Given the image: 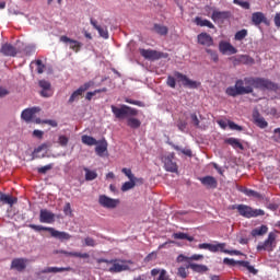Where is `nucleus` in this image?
I'll list each match as a JSON object with an SVG mask.
<instances>
[{
    "label": "nucleus",
    "instance_id": "nucleus-1",
    "mask_svg": "<svg viewBox=\"0 0 280 280\" xmlns=\"http://www.w3.org/2000/svg\"><path fill=\"white\" fill-rule=\"evenodd\" d=\"M110 108L114 117L116 119H127V126L132 128V130L141 128V120L135 118L137 115H139V110L137 108L124 104L120 105V107L112 105Z\"/></svg>",
    "mask_w": 280,
    "mask_h": 280
},
{
    "label": "nucleus",
    "instance_id": "nucleus-2",
    "mask_svg": "<svg viewBox=\"0 0 280 280\" xmlns=\"http://www.w3.org/2000/svg\"><path fill=\"white\" fill-rule=\"evenodd\" d=\"M242 82L244 89L250 90L249 93H253L255 89H260V91H279V84L266 78L246 77L244 80H242Z\"/></svg>",
    "mask_w": 280,
    "mask_h": 280
},
{
    "label": "nucleus",
    "instance_id": "nucleus-3",
    "mask_svg": "<svg viewBox=\"0 0 280 280\" xmlns=\"http://www.w3.org/2000/svg\"><path fill=\"white\" fill-rule=\"evenodd\" d=\"M97 264H109L110 267L108 269V272H112V275H116L119 272H126V270H130V266L126 265V259H106V258H98Z\"/></svg>",
    "mask_w": 280,
    "mask_h": 280
},
{
    "label": "nucleus",
    "instance_id": "nucleus-4",
    "mask_svg": "<svg viewBox=\"0 0 280 280\" xmlns=\"http://www.w3.org/2000/svg\"><path fill=\"white\" fill-rule=\"evenodd\" d=\"M232 209H236L242 218H247L248 220H250V218H259L260 215H266L264 210L253 209V207L246 206L244 203L233 205Z\"/></svg>",
    "mask_w": 280,
    "mask_h": 280
},
{
    "label": "nucleus",
    "instance_id": "nucleus-5",
    "mask_svg": "<svg viewBox=\"0 0 280 280\" xmlns=\"http://www.w3.org/2000/svg\"><path fill=\"white\" fill-rule=\"evenodd\" d=\"M225 93L230 97H237V95H249L250 89L244 88V81H242V79H238L236 80L234 86L226 88Z\"/></svg>",
    "mask_w": 280,
    "mask_h": 280
},
{
    "label": "nucleus",
    "instance_id": "nucleus-6",
    "mask_svg": "<svg viewBox=\"0 0 280 280\" xmlns=\"http://www.w3.org/2000/svg\"><path fill=\"white\" fill-rule=\"evenodd\" d=\"M275 248H277V233L275 232H270L267 240L259 242L256 247L258 252L267 250V253H272Z\"/></svg>",
    "mask_w": 280,
    "mask_h": 280
},
{
    "label": "nucleus",
    "instance_id": "nucleus-7",
    "mask_svg": "<svg viewBox=\"0 0 280 280\" xmlns=\"http://www.w3.org/2000/svg\"><path fill=\"white\" fill-rule=\"evenodd\" d=\"M176 154L174 152L164 154L161 156L162 163H164V170L171 172V174L178 173V164L174 161Z\"/></svg>",
    "mask_w": 280,
    "mask_h": 280
},
{
    "label": "nucleus",
    "instance_id": "nucleus-8",
    "mask_svg": "<svg viewBox=\"0 0 280 280\" xmlns=\"http://www.w3.org/2000/svg\"><path fill=\"white\" fill-rule=\"evenodd\" d=\"M223 264L225 266H242L243 268H247L248 272H252V275H257V269H255L254 266L250 265L247 260H235L233 258H224Z\"/></svg>",
    "mask_w": 280,
    "mask_h": 280
},
{
    "label": "nucleus",
    "instance_id": "nucleus-9",
    "mask_svg": "<svg viewBox=\"0 0 280 280\" xmlns=\"http://www.w3.org/2000/svg\"><path fill=\"white\" fill-rule=\"evenodd\" d=\"M174 77L176 80H178V82H182L183 86L186 89H198V86H200V82L188 79L187 75L178 71L174 72Z\"/></svg>",
    "mask_w": 280,
    "mask_h": 280
},
{
    "label": "nucleus",
    "instance_id": "nucleus-10",
    "mask_svg": "<svg viewBox=\"0 0 280 280\" xmlns=\"http://www.w3.org/2000/svg\"><path fill=\"white\" fill-rule=\"evenodd\" d=\"M98 205L104 209H117L119 205V199H113L106 195H100L98 197Z\"/></svg>",
    "mask_w": 280,
    "mask_h": 280
},
{
    "label": "nucleus",
    "instance_id": "nucleus-11",
    "mask_svg": "<svg viewBox=\"0 0 280 280\" xmlns=\"http://www.w3.org/2000/svg\"><path fill=\"white\" fill-rule=\"evenodd\" d=\"M39 222L42 224H54L56 222V214L47 209H42L39 212Z\"/></svg>",
    "mask_w": 280,
    "mask_h": 280
},
{
    "label": "nucleus",
    "instance_id": "nucleus-12",
    "mask_svg": "<svg viewBox=\"0 0 280 280\" xmlns=\"http://www.w3.org/2000/svg\"><path fill=\"white\" fill-rule=\"evenodd\" d=\"M226 244L224 243H218V244H211V243H201L198 245V248L200 250H210V253H218L224 250V247Z\"/></svg>",
    "mask_w": 280,
    "mask_h": 280
},
{
    "label": "nucleus",
    "instance_id": "nucleus-13",
    "mask_svg": "<svg viewBox=\"0 0 280 280\" xmlns=\"http://www.w3.org/2000/svg\"><path fill=\"white\" fill-rule=\"evenodd\" d=\"M73 268L71 267H46L42 269L39 272H37V277H40V275H49V273H58V272H71Z\"/></svg>",
    "mask_w": 280,
    "mask_h": 280
},
{
    "label": "nucleus",
    "instance_id": "nucleus-14",
    "mask_svg": "<svg viewBox=\"0 0 280 280\" xmlns=\"http://www.w3.org/2000/svg\"><path fill=\"white\" fill-rule=\"evenodd\" d=\"M252 23L256 27H259L261 23H264L265 25H270V22L268 21V18H266V14H264V12H254L252 14Z\"/></svg>",
    "mask_w": 280,
    "mask_h": 280
},
{
    "label": "nucleus",
    "instance_id": "nucleus-15",
    "mask_svg": "<svg viewBox=\"0 0 280 280\" xmlns=\"http://www.w3.org/2000/svg\"><path fill=\"white\" fill-rule=\"evenodd\" d=\"M27 258H14L11 261V270H16L18 272H23L27 268Z\"/></svg>",
    "mask_w": 280,
    "mask_h": 280
},
{
    "label": "nucleus",
    "instance_id": "nucleus-16",
    "mask_svg": "<svg viewBox=\"0 0 280 280\" xmlns=\"http://www.w3.org/2000/svg\"><path fill=\"white\" fill-rule=\"evenodd\" d=\"M42 91L39 92L42 97H51L54 95V91H51V83L47 80H40L38 82Z\"/></svg>",
    "mask_w": 280,
    "mask_h": 280
},
{
    "label": "nucleus",
    "instance_id": "nucleus-17",
    "mask_svg": "<svg viewBox=\"0 0 280 280\" xmlns=\"http://www.w3.org/2000/svg\"><path fill=\"white\" fill-rule=\"evenodd\" d=\"M48 233H50L51 237H55V240H59L60 242H67L71 240V234L67 232H60L54 228L48 229Z\"/></svg>",
    "mask_w": 280,
    "mask_h": 280
},
{
    "label": "nucleus",
    "instance_id": "nucleus-18",
    "mask_svg": "<svg viewBox=\"0 0 280 280\" xmlns=\"http://www.w3.org/2000/svg\"><path fill=\"white\" fill-rule=\"evenodd\" d=\"M91 25L96 30L101 36V38H104L105 40H108L109 35H108V27L102 26L97 24V20L91 19L90 20Z\"/></svg>",
    "mask_w": 280,
    "mask_h": 280
},
{
    "label": "nucleus",
    "instance_id": "nucleus-19",
    "mask_svg": "<svg viewBox=\"0 0 280 280\" xmlns=\"http://www.w3.org/2000/svg\"><path fill=\"white\" fill-rule=\"evenodd\" d=\"M36 113H40V107H31V108H26L22 112L21 114V118L26 121L27 124H30V121H32V119H34V115Z\"/></svg>",
    "mask_w": 280,
    "mask_h": 280
},
{
    "label": "nucleus",
    "instance_id": "nucleus-20",
    "mask_svg": "<svg viewBox=\"0 0 280 280\" xmlns=\"http://www.w3.org/2000/svg\"><path fill=\"white\" fill-rule=\"evenodd\" d=\"M140 55L142 58H145V60H159V58H161V52L152 49L140 48Z\"/></svg>",
    "mask_w": 280,
    "mask_h": 280
},
{
    "label": "nucleus",
    "instance_id": "nucleus-21",
    "mask_svg": "<svg viewBox=\"0 0 280 280\" xmlns=\"http://www.w3.org/2000/svg\"><path fill=\"white\" fill-rule=\"evenodd\" d=\"M219 51L223 55H226V54L233 55V54H237V48H235L229 42H220Z\"/></svg>",
    "mask_w": 280,
    "mask_h": 280
},
{
    "label": "nucleus",
    "instance_id": "nucleus-22",
    "mask_svg": "<svg viewBox=\"0 0 280 280\" xmlns=\"http://www.w3.org/2000/svg\"><path fill=\"white\" fill-rule=\"evenodd\" d=\"M197 43L203 47L213 46V37L207 33H201L197 36Z\"/></svg>",
    "mask_w": 280,
    "mask_h": 280
},
{
    "label": "nucleus",
    "instance_id": "nucleus-23",
    "mask_svg": "<svg viewBox=\"0 0 280 280\" xmlns=\"http://www.w3.org/2000/svg\"><path fill=\"white\" fill-rule=\"evenodd\" d=\"M60 40L61 43H68L70 45V49H72V51H75V54H78V51L82 49V43L75 39H71L68 36H61Z\"/></svg>",
    "mask_w": 280,
    "mask_h": 280
},
{
    "label": "nucleus",
    "instance_id": "nucleus-24",
    "mask_svg": "<svg viewBox=\"0 0 280 280\" xmlns=\"http://www.w3.org/2000/svg\"><path fill=\"white\" fill-rule=\"evenodd\" d=\"M200 183L203 184L205 187H208L209 189H215L218 187V179L213 176H205L199 178Z\"/></svg>",
    "mask_w": 280,
    "mask_h": 280
},
{
    "label": "nucleus",
    "instance_id": "nucleus-25",
    "mask_svg": "<svg viewBox=\"0 0 280 280\" xmlns=\"http://www.w3.org/2000/svg\"><path fill=\"white\" fill-rule=\"evenodd\" d=\"M0 52L3 56H9L11 58H14V56H16V54H18L16 48L14 46H12L11 44H8V43L3 44L1 46Z\"/></svg>",
    "mask_w": 280,
    "mask_h": 280
},
{
    "label": "nucleus",
    "instance_id": "nucleus-26",
    "mask_svg": "<svg viewBox=\"0 0 280 280\" xmlns=\"http://www.w3.org/2000/svg\"><path fill=\"white\" fill-rule=\"evenodd\" d=\"M59 255H65V257H79L80 259H89L88 253H80V252H67L65 249L58 250Z\"/></svg>",
    "mask_w": 280,
    "mask_h": 280
},
{
    "label": "nucleus",
    "instance_id": "nucleus-27",
    "mask_svg": "<svg viewBox=\"0 0 280 280\" xmlns=\"http://www.w3.org/2000/svg\"><path fill=\"white\" fill-rule=\"evenodd\" d=\"M108 151V142L106 139L98 141L95 148V152L98 156H104V152Z\"/></svg>",
    "mask_w": 280,
    "mask_h": 280
},
{
    "label": "nucleus",
    "instance_id": "nucleus-28",
    "mask_svg": "<svg viewBox=\"0 0 280 280\" xmlns=\"http://www.w3.org/2000/svg\"><path fill=\"white\" fill-rule=\"evenodd\" d=\"M47 148H48L47 143H43V144H40L39 147H37V148L33 151V158H32V159H33V160H34V159H45L47 152L42 153V154H40V152H43V150L47 151Z\"/></svg>",
    "mask_w": 280,
    "mask_h": 280
},
{
    "label": "nucleus",
    "instance_id": "nucleus-29",
    "mask_svg": "<svg viewBox=\"0 0 280 280\" xmlns=\"http://www.w3.org/2000/svg\"><path fill=\"white\" fill-rule=\"evenodd\" d=\"M194 22L199 27H209V30H213L215 27V25H213V23H211V21L205 20L200 16H196Z\"/></svg>",
    "mask_w": 280,
    "mask_h": 280
},
{
    "label": "nucleus",
    "instance_id": "nucleus-30",
    "mask_svg": "<svg viewBox=\"0 0 280 280\" xmlns=\"http://www.w3.org/2000/svg\"><path fill=\"white\" fill-rule=\"evenodd\" d=\"M16 198L10 196V195H5L3 192H0V202L2 205H9V206H13V205H16Z\"/></svg>",
    "mask_w": 280,
    "mask_h": 280
},
{
    "label": "nucleus",
    "instance_id": "nucleus-31",
    "mask_svg": "<svg viewBox=\"0 0 280 280\" xmlns=\"http://www.w3.org/2000/svg\"><path fill=\"white\" fill-rule=\"evenodd\" d=\"M268 233V225H260L254 230H252V237H261V235H266Z\"/></svg>",
    "mask_w": 280,
    "mask_h": 280
},
{
    "label": "nucleus",
    "instance_id": "nucleus-32",
    "mask_svg": "<svg viewBox=\"0 0 280 280\" xmlns=\"http://www.w3.org/2000/svg\"><path fill=\"white\" fill-rule=\"evenodd\" d=\"M235 62H238L240 65H255V59L248 55H240L236 57Z\"/></svg>",
    "mask_w": 280,
    "mask_h": 280
},
{
    "label": "nucleus",
    "instance_id": "nucleus-33",
    "mask_svg": "<svg viewBox=\"0 0 280 280\" xmlns=\"http://www.w3.org/2000/svg\"><path fill=\"white\" fill-rule=\"evenodd\" d=\"M187 268H190V270H192L194 272H207L209 270V267H207V265H198V264H194L190 262Z\"/></svg>",
    "mask_w": 280,
    "mask_h": 280
},
{
    "label": "nucleus",
    "instance_id": "nucleus-34",
    "mask_svg": "<svg viewBox=\"0 0 280 280\" xmlns=\"http://www.w3.org/2000/svg\"><path fill=\"white\" fill-rule=\"evenodd\" d=\"M225 143L232 145L234 150H244V144H242V142L236 138H228L225 139Z\"/></svg>",
    "mask_w": 280,
    "mask_h": 280
},
{
    "label": "nucleus",
    "instance_id": "nucleus-35",
    "mask_svg": "<svg viewBox=\"0 0 280 280\" xmlns=\"http://www.w3.org/2000/svg\"><path fill=\"white\" fill-rule=\"evenodd\" d=\"M229 18V12L226 11H213L212 19L214 21H224Z\"/></svg>",
    "mask_w": 280,
    "mask_h": 280
},
{
    "label": "nucleus",
    "instance_id": "nucleus-36",
    "mask_svg": "<svg viewBox=\"0 0 280 280\" xmlns=\"http://www.w3.org/2000/svg\"><path fill=\"white\" fill-rule=\"evenodd\" d=\"M153 30L155 34H159L160 36H167V32H170L167 26L161 24H154Z\"/></svg>",
    "mask_w": 280,
    "mask_h": 280
},
{
    "label": "nucleus",
    "instance_id": "nucleus-37",
    "mask_svg": "<svg viewBox=\"0 0 280 280\" xmlns=\"http://www.w3.org/2000/svg\"><path fill=\"white\" fill-rule=\"evenodd\" d=\"M81 141L82 143H84V145H97L98 143L95 138L86 135L82 136Z\"/></svg>",
    "mask_w": 280,
    "mask_h": 280
},
{
    "label": "nucleus",
    "instance_id": "nucleus-38",
    "mask_svg": "<svg viewBox=\"0 0 280 280\" xmlns=\"http://www.w3.org/2000/svg\"><path fill=\"white\" fill-rule=\"evenodd\" d=\"M242 194L248 196V198H261V194L250 189V188H243L241 189Z\"/></svg>",
    "mask_w": 280,
    "mask_h": 280
},
{
    "label": "nucleus",
    "instance_id": "nucleus-39",
    "mask_svg": "<svg viewBox=\"0 0 280 280\" xmlns=\"http://www.w3.org/2000/svg\"><path fill=\"white\" fill-rule=\"evenodd\" d=\"M83 171L85 172V180L91 182V180H95V178H97L96 171H91V170H89V167H84Z\"/></svg>",
    "mask_w": 280,
    "mask_h": 280
},
{
    "label": "nucleus",
    "instance_id": "nucleus-40",
    "mask_svg": "<svg viewBox=\"0 0 280 280\" xmlns=\"http://www.w3.org/2000/svg\"><path fill=\"white\" fill-rule=\"evenodd\" d=\"M137 185V179H129V182H126L121 186V191H130V189H135Z\"/></svg>",
    "mask_w": 280,
    "mask_h": 280
},
{
    "label": "nucleus",
    "instance_id": "nucleus-41",
    "mask_svg": "<svg viewBox=\"0 0 280 280\" xmlns=\"http://www.w3.org/2000/svg\"><path fill=\"white\" fill-rule=\"evenodd\" d=\"M174 240H187V242H194V236H189L187 233L177 232L173 234Z\"/></svg>",
    "mask_w": 280,
    "mask_h": 280
},
{
    "label": "nucleus",
    "instance_id": "nucleus-42",
    "mask_svg": "<svg viewBox=\"0 0 280 280\" xmlns=\"http://www.w3.org/2000/svg\"><path fill=\"white\" fill-rule=\"evenodd\" d=\"M82 94H83V92H82L81 89H78L77 91H74L71 94V96H70V98L68 101V104H73V102H78V100H80V97H82Z\"/></svg>",
    "mask_w": 280,
    "mask_h": 280
},
{
    "label": "nucleus",
    "instance_id": "nucleus-43",
    "mask_svg": "<svg viewBox=\"0 0 280 280\" xmlns=\"http://www.w3.org/2000/svg\"><path fill=\"white\" fill-rule=\"evenodd\" d=\"M248 36V30L243 28L241 31H237L234 35V40H244Z\"/></svg>",
    "mask_w": 280,
    "mask_h": 280
},
{
    "label": "nucleus",
    "instance_id": "nucleus-44",
    "mask_svg": "<svg viewBox=\"0 0 280 280\" xmlns=\"http://www.w3.org/2000/svg\"><path fill=\"white\" fill-rule=\"evenodd\" d=\"M172 148H174L177 152H182V154H185V156H191V150L190 149H180V147L174 144L173 142H168Z\"/></svg>",
    "mask_w": 280,
    "mask_h": 280
},
{
    "label": "nucleus",
    "instance_id": "nucleus-45",
    "mask_svg": "<svg viewBox=\"0 0 280 280\" xmlns=\"http://www.w3.org/2000/svg\"><path fill=\"white\" fill-rule=\"evenodd\" d=\"M235 5H240L243 10H250V3L244 0H233Z\"/></svg>",
    "mask_w": 280,
    "mask_h": 280
},
{
    "label": "nucleus",
    "instance_id": "nucleus-46",
    "mask_svg": "<svg viewBox=\"0 0 280 280\" xmlns=\"http://www.w3.org/2000/svg\"><path fill=\"white\" fill-rule=\"evenodd\" d=\"M57 143H59V145H61V148H67V145H69V137L59 136Z\"/></svg>",
    "mask_w": 280,
    "mask_h": 280
},
{
    "label": "nucleus",
    "instance_id": "nucleus-47",
    "mask_svg": "<svg viewBox=\"0 0 280 280\" xmlns=\"http://www.w3.org/2000/svg\"><path fill=\"white\" fill-rule=\"evenodd\" d=\"M206 52L208 56H210V58H211V60H213V62H218V60H219L218 51L208 48V49H206Z\"/></svg>",
    "mask_w": 280,
    "mask_h": 280
},
{
    "label": "nucleus",
    "instance_id": "nucleus-48",
    "mask_svg": "<svg viewBox=\"0 0 280 280\" xmlns=\"http://www.w3.org/2000/svg\"><path fill=\"white\" fill-rule=\"evenodd\" d=\"M258 128H268V121L264 117H258L255 119Z\"/></svg>",
    "mask_w": 280,
    "mask_h": 280
},
{
    "label": "nucleus",
    "instance_id": "nucleus-49",
    "mask_svg": "<svg viewBox=\"0 0 280 280\" xmlns=\"http://www.w3.org/2000/svg\"><path fill=\"white\" fill-rule=\"evenodd\" d=\"M28 229H33V231H36L37 233L40 231H48L51 228L43 226V225H36V224H28Z\"/></svg>",
    "mask_w": 280,
    "mask_h": 280
},
{
    "label": "nucleus",
    "instance_id": "nucleus-50",
    "mask_svg": "<svg viewBox=\"0 0 280 280\" xmlns=\"http://www.w3.org/2000/svg\"><path fill=\"white\" fill-rule=\"evenodd\" d=\"M35 52H36V46H34V45L25 46L24 54L26 56H33V54H35Z\"/></svg>",
    "mask_w": 280,
    "mask_h": 280
},
{
    "label": "nucleus",
    "instance_id": "nucleus-51",
    "mask_svg": "<svg viewBox=\"0 0 280 280\" xmlns=\"http://www.w3.org/2000/svg\"><path fill=\"white\" fill-rule=\"evenodd\" d=\"M122 174L129 178V180H137V177H135V174H132V171L130 168H122Z\"/></svg>",
    "mask_w": 280,
    "mask_h": 280
},
{
    "label": "nucleus",
    "instance_id": "nucleus-52",
    "mask_svg": "<svg viewBox=\"0 0 280 280\" xmlns=\"http://www.w3.org/2000/svg\"><path fill=\"white\" fill-rule=\"evenodd\" d=\"M125 102L127 104H132L133 106H139L140 108H143V106H145V104H143V102L141 101H135L132 98H125Z\"/></svg>",
    "mask_w": 280,
    "mask_h": 280
},
{
    "label": "nucleus",
    "instance_id": "nucleus-53",
    "mask_svg": "<svg viewBox=\"0 0 280 280\" xmlns=\"http://www.w3.org/2000/svg\"><path fill=\"white\" fill-rule=\"evenodd\" d=\"M52 168H54V164H47L45 166L38 167L37 172L38 174H46L49 172V170H52Z\"/></svg>",
    "mask_w": 280,
    "mask_h": 280
},
{
    "label": "nucleus",
    "instance_id": "nucleus-54",
    "mask_svg": "<svg viewBox=\"0 0 280 280\" xmlns=\"http://www.w3.org/2000/svg\"><path fill=\"white\" fill-rule=\"evenodd\" d=\"M177 277H180V279H187L188 277L187 269L185 267H179L177 269Z\"/></svg>",
    "mask_w": 280,
    "mask_h": 280
},
{
    "label": "nucleus",
    "instance_id": "nucleus-55",
    "mask_svg": "<svg viewBox=\"0 0 280 280\" xmlns=\"http://www.w3.org/2000/svg\"><path fill=\"white\" fill-rule=\"evenodd\" d=\"M228 126H229L230 130H237L238 132H242V130H244V128H242V126L235 124L234 121H229Z\"/></svg>",
    "mask_w": 280,
    "mask_h": 280
},
{
    "label": "nucleus",
    "instance_id": "nucleus-56",
    "mask_svg": "<svg viewBox=\"0 0 280 280\" xmlns=\"http://www.w3.org/2000/svg\"><path fill=\"white\" fill-rule=\"evenodd\" d=\"M166 84L171 89H176V79L172 75H168L167 79H166Z\"/></svg>",
    "mask_w": 280,
    "mask_h": 280
},
{
    "label": "nucleus",
    "instance_id": "nucleus-57",
    "mask_svg": "<svg viewBox=\"0 0 280 280\" xmlns=\"http://www.w3.org/2000/svg\"><path fill=\"white\" fill-rule=\"evenodd\" d=\"M95 85V82L93 81H89L86 83H84L83 85H81L79 89L81 90V92H86L89 91V89H91V86H94Z\"/></svg>",
    "mask_w": 280,
    "mask_h": 280
},
{
    "label": "nucleus",
    "instance_id": "nucleus-58",
    "mask_svg": "<svg viewBox=\"0 0 280 280\" xmlns=\"http://www.w3.org/2000/svg\"><path fill=\"white\" fill-rule=\"evenodd\" d=\"M154 280H172V278L167 276V270L161 269L160 276L158 277V279H154Z\"/></svg>",
    "mask_w": 280,
    "mask_h": 280
},
{
    "label": "nucleus",
    "instance_id": "nucleus-59",
    "mask_svg": "<svg viewBox=\"0 0 280 280\" xmlns=\"http://www.w3.org/2000/svg\"><path fill=\"white\" fill-rule=\"evenodd\" d=\"M63 213L65 215H69L71 218V215H73V211L71 210V203L67 202L63 207Z\"/></svg>",
    "mask_w": 280,
    "mask_h": 280
},
{
    "label": "nucleus",
    "instance_id": "nucleus-60",
    "mask_svg": "<svg viewBox=\"0 0 280 280\" xmlns=\"http://www.w3.org/2000/svg\"><path fill=\"white\" fill-rule=\"evenodd\" d=\"M84 244L85 246H91L92 248L97 246V243L92 237H85Z\"/></svg>",
    "mask_w": 280,
    "mask_h": 280
},
{
    "label": "nucleus",
    "instance_id": "nucleus-61",
    "mask_svg": "<svg viewBox=\"0 0 280 280\" xmlns=\"http://www.w3.org/2000/svg\"><path fill=\"white\" fill-rule=\"evenodd\" d=\"M177 128H178V130H180V132H185V130L187 129V121L178 120Z\"/></svg>",
    "mask_w": 280,
    "mask_h": 280
},
{
    "label": "nucleus",
    "instance_id": "nucleus-62",
    "mask_svg": "<svg viewBox=\"0 0 280 280\" xmlns=\"http://www.w3.org/2000/svg\"><path fill=\"white\" fill-rule=\"evenodd\" d=\"M35 65L37 66V73L45 72V66L43 65V60L38 59Z\"/></svg>",
    "mask_w": 280,
    "mask_h": 280
},
{
    "label": "nucleus",
    "instance_id": "nucleus-63",
    "mask_svg": "<svg viewBox=\"0 0 280 280\" xmlns=\"http://www.w3.org/2000/svg\"><path fill=\"white\" fill-rule=\"evenodd\" d=\"M273 141H276L277 143H280V128H276L273 130Z\"/></svg>",
    "mask_w": 280,
    "mask_h": 280
},
{
    "label": "nucleus",
    "instance_id": "nucleus-64",
    "mask_svg": "<svg viewBox=\"0 0 280 280\" xmlns=\"http://www.w3.org/2000/svg\"><path fill=\"white\" fill-rule=\"evenodd\" d=\"M273 23H275L276 27H280V12L276 13V15L273 18Z\"/></svg>",
    "mask_w": 280,
    "mask_h": 280
}]
</instances>
